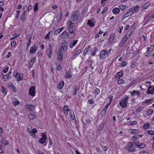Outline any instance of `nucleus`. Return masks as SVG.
Returning a JSON list of instances; mask_svg holds the SVG:
<instances>
[{
  "mask_svg": "<svg viewBox=\"0 0 154 154\" xmlns=\"http://www.w3.org/2000/svg\"><path fill=\"white\" fill-rule=\"evenodd\" d=\"M130 130L132 134H137L138 133V131L136 129H130Z\"/></svg>",
  "mask_w": 154,
  "mask_h": 154,
  "instance_id": "nucleus-41",
  "label": "nucleus"
},
{
  "mask_svg": "<svg viewBox=\"0 0 154 154\" xmlns=\"http://www.w3.org/2000/svg\"><path fill=\"white\" fill-rule=\"evenodd\" d=\"M80 13L79 11H75L73 12L71 17L72 21H75L78 20L79 18Z\"/></svg>",
  "mask_w": 154,
  "mask_h": 154,
  "instance_id": "nucleus-2",
  "label": "nucleus"
},
{
  "mask_svg": "<svg viewBox=\"0 0 154 154\" xmlns=\"http://www.w3.org/2000/svg\"><path fill=\"white\" fill-rule=\"evenodd\" d=\"M120 10L119 8H116L113 9L112 11L113 13L115 14H118Z\"/></svg>",
  "mask_w": 154,
  "mask_h": 154,
  "instance_id": "nucleus-29",
  "label": "nucleus"
},
{
  "mask_svg": "<svg viewBox=\"0 0 154 154\" xmlns=\"http://www.w3.org/2000/svg\"><path fill=\"white\" fill-rule=\"evenodd\" d=\"M32 38V36L31 35H28L26 37V38L28 41V42H31V39Z\"/></svg>",
  "mask_w": 154,
  "mask_h": 154,
  "instance_id": "nucleus-46",
  "label": "nucleus"
},
{
  "mask_svg": "<svg viewBox=\"0 0 154 154\" xmlns=\"http://www.w3.org/2000/svg\"><path fill=\"white\" fill-rule=\"evenodd\" d=\"M108 8L107 7H105L103 8V10L102 11L101 13L103 14L106 12V11H107Z\"/></svg>",
  "mask_w": 154,
  "mask_h": 154,
  "instance_id": "nucleus-62",
  "label": "nucleus"
},
{
  "mask_svg": "<svg viewBox=\"0 0 154 154\" xmlns=\"http://www.w3.org/2000/svg\"><path fill=\"white\" fill-rule=\"evenodd\" d=\"M130 93H131V95L133 96L136 95H138L139 96L140 95V92L139 91H133L131 92Z\"/></svg>",
  "mask_w": 154,
  "mask_h": 154,
  "instance_id": "nucleus-33",
  "label": "nucleus"
},
{
  "mask_svg": "<svg viewBox=\"0 0 154 154\" xmlns=\"http://www.w3.org/2000/svg\"><path fill=\"white\" fill-rule=\"evenodd\" d=\"M124 82V80L122 79H119L117 81L118 83L119 84H122Z\"/></svg>",
  "mask_w": 154,
  "mask_h": 154,
  "instance_id": "nucleus-52",
  "label": "nucleus"
},
{
  "mask_svg": "<svg viewBox=\"0 0 154 154\" xmlns=\"http://www.w3.org/2000/svg\"><path fill=\"white\" fill-rule=\"evenodd\" d=\"M98 50L97 48L96 47H94L93 49V51L91 53V54L92 55L94 56L96 54V52Z\"/></svg>",
  "mask_w": 154,
  "mask_h": 154,
  "instance_id": "nucleus-37",
  "label": "nucleus"
},
{
  "mask_svg": "<svg viewBox=\"0 0 154 154\" xmlns=\"http://www.w3.org/2000/svg\"><path fill=\"white\" fill-rule=\"evenodd\" d=\"M143 108L142 107H139L137 109H136V112H140V111H141L142 109H143Z\"/></svg>",
  "mask_w": 154,
  "mask_h": 154,
  "instance_id": "nucleus-61",
  "label": "nucleus"
},
{
  "mask_svg": "<svg viewBox=\"0 0 154 154\" xmlns=\"http://www.w3.org/2000/svg\"><path fill=\"white\" fill-rule=\"evenodd\" d=\"M129 38V35L128 34H126L123 38L124 40L126 41Z\"/></svg>",
  "mask_w": 154,
  "mask_h": 154,
  "instance_id": "nucleus-59",
  "label": "nucleus"
},
{
  "mask_svg": "<svg viewBox=\"0 0 154 154\" xmlns=\"http://www.w3.org/2000/svg\"><path fill=\"white\" fill-rule=\"evenodd\" d=\"M63 109L65 115L66 116H67L68 114V112L69 111L68 106L66 105L64 106L63 107Z\"/></svg>",
  "mask_w": 154,
  "mask_h": 154,
  "instance_id": "nucleus-23",
  "label": "nucleus"
},
{
  "mask_svg": "<svg viewBox=\"0 0 154 154\" xmlns=\"http://www.w3.org/2000/svg\"><path fill=\"white\" fill-rule=\"evenodd\" d=\"M152 20L149 17L145 22L144 24H143V25H145L148 23L150 21Z\"/></svg>",
  "mask_w": 154,
  "mask_h": 154,
  "instance_id": "nucleus-51",
  "label": "nucleus"
},
{
  "mask_svg": "<svg viewBox=\"0 0 154 154\" xmlns=\"http://www.w3.org/2000/svg\"><path fill=\"white\" fill-rule=\"evenodd\" d=\"M152 100V99H150L148 100H146L144 101V102L146 103L149 104L151 102Z\"/></svg>",
  "mask_w": 154,
  "mask_h": 154,
  "instance_id": "nucleus-58",
  "label": "nucleus"
},
{
  "mask_svg": "<svg viewBox=\"0 0 154 154\" xmlns=\"http://www.w3.org/2000/svg\"><path fill=\"white\" fill-rule=\"evenodd\" d=\"M78 87L76 85L72 87V91L74 95L77 94V91Z\"/></svg>",
  "mask_w": 154,
  "mask_h": 154,
  "instance_id": "nucleus-25",
  "label": "nucleus"
},
{
  "mask_svg": "<svg viewBox=\"0 0 154 154\" xmlns=\"http://www.w3.org/2000/svg\"><path fill=\"white\" fill-rule=\"evenodd\" d=\"M132 138H133V142L134 143V144L137 146H137H139V142L138 141L136 140L137 139L136 138L134 137V136L132 137Z\"/></svg>",
  "mask_w": 154,
  "mask_h": 154,
  "instance_id": "nucleus-35",
  "label": "nucleus"
},
{
  "mask_svg": "<svg viewBox=\"0 0 154 154\" xmlns=\"http://www.w3.org/2000/svg\"><path fill=\"white\" fill-rule=\"evenodd\" d=\"M74 23L72 22L70 20H69L67 23V27L68 29H73L75 26H74Z\"/></svg>",
  "mask_w": 154,
  "mask_h": 154,
  "instance_id": "nucleus-13",
  "label": "nucleus"
},
{
  "mask_svg": "<svg viewBox=\"0 0 154 154\" xmlns=\"http://www.w3.org/2000/svg\"><path fill=\"white\" fill-rule=\"evenodd\" d=\"M123 75L122 71L117 73L116 75V78L117 79H119Z\"/></svg>",
  "mask_w": 154,
  "mask_h": 154,
  "instance_id": "nucleus-24",
  "label": "nucleus"
},
{
  "mask_svg": "<svg viewBox=\"0 0 154 154\" xmlns=\"http://www.w3.org/2000/svg\"><path fill=\"white\" fill-rule=\"evenodd\" d=\"M149 126L150 124L149 123L145 124L143 126V127L145 129H146L149 128Z\"/></svg>",
  "mask_w": 154,
  "mask_h": 154,
  "instance_id": "nucleus-45",
  "label": "nucleus"
},
{
  "mask_svg": "<svg viewBox=\"0 0 154 154\" xmlns=\"http://www.w3.org/2000/svg\"><path fill=\"white\" fill-rule=\"evenodd\" d=\"M140 8L138 6H137L134 8H133L134 12H135L136 13H137L139 10Z\"/></svg>",
  "mask_w": 154,
  "mask_h": 154,
  "instance_id": "nucleus-39",
  "label": "nucleus"
},
{
  "mask_svg": "<svg viewBox=\"0 0 154 154\" xmlns=\"http://www.w3.org/2000/svg\"><path fill=\"white\" fill-rule=\"evenodd\" d=\"M107 51L106 50H103L100 52V57L102 59H105L107 57Z\"/></svg>",
  "mask_w": 154,
  "mask_h": 154,
  "instance_id": "nucleus-5",
  "label": "nucleus"
},
{
  "mask_svg": "<svg viewBox=\"0 0 154 154\" xmlns=\"http://www.w3.org/2000/svg\"><path fill=\"white\" fill-rule=\"evenodd\" d=\"M7 86L8 88L10 89V90L14 92H16V87L13 85L11 82H10L8 83L7 84Z\"/></svg>",
  "mask_w": 154,
  "mask_h": 154,
  "instance_id": "nucleus-10",
  "label": "nucleus"
},
{
  "mask_svg": "<svg viewBox=\"0 0 154 154\" xmlns=\"http://www.w3.org/2000/svg\"><path fill=\"white\" fill-rule=\"evenodd\" d=\"M59 13H60V15L58 17V20H59V21H60L62 19V10H61L59 12Z\"/></svg>",
  "mask_w": 154,
  "mask_h": 154,
  "instance_id": "nucleus-49",
  "label": "nucleus"
},
{
  "mask_svg": "<svg viewBox=\"0 0 154 154\" xmlns=\"http://www.w3.org/2000/svg\"><path fill=\"white\" fill-rule=\"evenodd\" d=\"M134 12L133 8L132 7L129 9L126 14L129 17L131 16L133 14Z\"/></svg>",
  "mask_w": 154,
  "mask_h": 154,
  "instance_id": "nucleus-18",
  "label": "nucleus"
},
{
  "mask_svg": "<svg viewBox=\"0 0 154 154\" xmlns=\"http://www.w3.org/2000/svg\"><path fill=\"white\" fill-rule=\"evenodd\" d=\"M89 48H90V46H88V48H86L84 51L83 54H86L88 52V50Z\"/></svg>",
  "mask_w": 154,
  "mask_h": 154,
  "instance_id": "nucleus-60",
  "label": "nucleus"
},
{
  "mask_svg": "<svg viewBox=\"0 0 154 154\" xmlns=\"http://www.w3.org/2000/svg\"><path fill=\"white\" fill-rule=\"evenodd\" d=\"M75 51H77L75 54H73L72 57V59H74L75 58V56L79 54L81 52V50L78 49V47L76 48Z\"/></svg>",
  "mask_w": 154,
  "mask_h": 154,
  "instance_id": "nucleus-14",
  "label": "nucleus"
},
{
  "mask_svg": "<svg viewBox=\"0 0 154 154\" xmlns=\"http://www.w3.org/2000/svg\"><path fill=\"white\" fill-rule=\"evenodd\" d=\"M148 94L154 93V87L149 86L147 91Z\"/></svg>",
  "mask_w": 154,
  "mask_h": 154,
  "instance_id": "nucleus-16",
  "label": "nucleus"
},
{
  "mask_svg": "<svg viewBox=\"0 0 154 154\" xmlns=\"http://www.w3.org/2000/svg\"><path fill=\"white\" fill-rule=\"evenodd\" d=\"M38 3L37 2L36 3L34 6V11H36L38 10Z\"/></svg>",
  "mask_w": 154,
  "mask_h": 154,
  "instance_id": "nucleus-38",
  "label": "nucleus"
},
{
  "mask_svg": "<svg viewBox=\"0 0 154 154\" xmlns=\"http://www.w3.org/2000/svg\"><path fill=\"white\" fill-rule=\"evenodd\" d=\"M136 65V63L134 61L132 63L131 65V68H133Z\"/></svg>",
  "mask_w": 154,
  "mask_h": 154,
  "instance_id": "nucleus-56",
  "label": "nucleus"
},
{
  "mask_svg": "<svg viewBox=\"0 0 154 154\" xmlns=\"http://www.w3.org/2000/svg\"><path fill=\"white\" fill-rule=\"evenodd\" d=\"M154 49V45H151L150 48H148L147 50V54L146 55V57L149 56L153 52V51Z\"/></svg>",
  "mask_w": 154,
  "mask_h": 154,
  "instance_id": "nucleus-8",
  "label": "nucleus"
},
{
  "mask_svg": "<svg viewBox=\"0 0 154 154\" xmlns=\"http://www.w3.org/2000/svg\"><path fill=\"white\" fill-rule=\"evenodd\" d=\"M67 48V44L66 42L65 41L63 40L61 42V45L59 50H60L62 51V50L64 52L66 51L65 49L66 50Z\"/></svg>",
  "mask_w": 154,
  "mask_h": 154,
  "instance_id": "nucleus-6",
  "label": "nucleus"
},
{
  "mask_svg": "<svg viewBox=\"0 0 154 154\" xmlns=\"http://www.w3.org/2000/svg\"><path fill=\"white\" fill-rule=\"evenodd\" d=\"M57 54L58 56L57 59L58 60H61L63 59V54L62 50H59Z\"/></svg>",
  "mask_w": 154,
  "mask_h": 154,
  "instance_id": "nucleus-12",
  "label": "nucleus"
},
{
  "mask_svg": "<svg viewBox=\"0 0 154 154\" xmlns=\"http://www.w3.org/2000/svg\"><path fill=\"white\" fill-rule=\"evenodd\" d=\"M51 31L49 32L46 35V36L45 37V39L46 40H49L50 39V36Z\"/></svg>",
  "mask_w": 154,
  "mask_h": 154,
  "instance_id": "nucleus-40",
  "label": "nucleus"
},
{
  "mask_svg": "<svg viewBox=\"0 0 154 154\" xmlns=\"http://www.w3.org/2000/svg\"><path fill=\"white\" fill-rule=\"evenodd\" d=\"M19 103H20L19 101L18 100H17L15 101H14L12 103L14 105V106H16L17 105L19 104Z\"/></svg>",
  "mask_w": 154,
  "mask_h": 154,
  "instance_id": "nucleus-54",
  "label": "nucleus"
},
{
  "mask_svg": "<svg viewBox=\"0 0 154 154\" xmlns=\"http://www.w3.org/2000/svg\"><path fill=\"white\" fill-rule=\"evenodd\" d=\"M72 73L70 70H69L67 71L65 74V76L68 78L72 77Z\"/></svg>",
  "mask_w": 154,
  "mask_h": 154,
  "instance_id": "nucleus-19",
  "label": "nucleus"
},
{
  "mask_svg": "<svg viewBox=\"0 0 154 154\" xmlns=\"http://www.w3.org/2000/svg\"><path fill=\"white\" fill-rule=\"evenodd\" d=\"M8 69L9 67H7L5 69L2 70V72L4 73H6L8 72Z\"/></svg>",
  "mask_w": 154,
  "mask_h": 154,
  "instance_id": "nucleus-64",
  "label": "nucleus"
},
{
  "mask_svg": "<svg viewBox=\"0 0 154 154\" xmlns=\"http://www.w3.org/2000/svg\"><path fill=\"white\" fill-rule=\"evenodd\" d=\"M64 85V82L63 81H61L60 84L58 85L57 86V88L59 89H62Z\"/></svg>",
  "mask_w": 154,
  "mask_h": 154,
  "instance_id": "nucleus-30",
  "label": "nucleus"
},
{
  "mask_svg": "<svg viewBox=\"0 0 154 154\" xmlns=\"http://www.w3.org/2000/svg\"><path fill=\"white\" fill-rule=\"evenodd\" d=\"M119 7L122 11H125L128 8V7L122 5H119Z\"/></svg>",
  "mask_w": 154,
  "mask_h": 154,
  "instance_id": "nucleus-34",
  "label": "nucleus"
},
{
  "mask_svg": "<svg viewBox=\"0 0 154 154\" xmlns=\"http://www.w3.org/2000/svg\"><path fill=\"white\" fill-rule=\"evenodd\" d=\"M1 143L2 146H4L8 144V142L7 141L5 138H4L2 139L1 140Z\"/></svg>",
  "mask_w": 154,
  "mask_h": 154,
  "instance_id": "nucleus-22",
  "label": "nucleus"
},
{
  "mask_svg": "<svg viewBox=\"0 0 154 154\" xmlns=\"http://www.w3.org/2000/svg\"><path fill=\"white\" fill-rule=\"evenodd\" d=\"M128 146L127 147H132V146H133V143L131 142H129L128 143Z\"/></svg>",
  "mask_w": 154,
  "mask_h": 154,
  "instance_id": "nucleus-63",
  "label": "nucleus"
},
{
  "mask_svg": "<svg viewBox=\"0 0 154 154\" xmlns=\"http://www.w3.org/2000/svg\"><path fill=\"white\" fill-rule=\"evenodd\" d=\"M129 98V97L127 96H125L122 98L119 103V105L122 107H125L127 106V103H128V100Z\"/></svg>",
  "mask_w": 154,
  "mask_h": 154,
  "instance_id": "nucleus-1",
  "label": "nucleus"
},
{
  "mask_svg": "<svg viewBox=\"0 0 154 154\" xmlns=\"http://www.w3.org/2000/svg\"><path fill=\"white\" fill-rule=\"evenodd\" d=\"M38 45L35 44L31 48L29 51L30 54H32L35 53L37 50L38 48Z\"/></svg>",
  "mask_w": 154,
  "mask_h": 154,
  "instance_id": "nucleus-7",
  "label": "nucleus"
},
{
  "mask_svg": "<svg viewBox=\"0 0 154 154\" xmlns=\"http://www.w3.org/2000/svg\"><path fill=\"white\" fill-rule=\"evenodd\" d=\"M153 111L152 109H148L146 111V115H149L152 114Z\"/></svg>",
  "mask_w": 154,
  "mask_h": 154,
  "instance_id": "nucleus-47",
  "label": "nucleus"
},
{
  "mask_svg": "<svg viewBox=\"0 0 154 154\" xmlns=\"http://www.w3.org/2000/svg\"><path fill=\"white\" fill-rule=\"evenodd\" d=\"M78 41V40L74 41L73 42H71L69 44V47L70 48H72L75 46Z\"/></svg>",
  "mask_w": 154,
  "mask_h": 154,
  "instance_id": "nucleus-20",
  "label": "nucleus"
},
{
  "mask_svg": "<svg viewBox=\"0 0 154 154\" xmlns=\"http://www.w3.org/2000/svg\"><path fill=\"white\" fill-rule=\"evenodd\" d=\"M114 34H111L110 35L109 42L110 43H112L114 40Z\"/></svg>",
  "mask_w": 154,
  "mask_h": 154,
  "instance_id": "nucleus-31",
  "label": "nucleus"
},
{
  "mask_svg": "<svg viewBox=\"0 0 154 154\" xmlns=\"http://www.w3.org/2000/svg\"><path fill=\"white\" fill-rule=\"evenodd\" d=\"M13 76L15 78L18 82L23 80V75L18 73L16 71L13 73Z\"/></svg>",
  "mask_w": 154,
  "mask_h": 154,
  "instance_id": "nucleus-3",
  "label": "nucleus"
},
{
  "mask_svg": "<svg viewBox=\"0 0 154 154\" xmlns=\"http://www.w3.org/2000/svg\"><path fill=\"white\" fill-rule=\"evenodd\" d=\"M106 111L103 110L101 112V116H102L103 117L104 116L106 115Z\"/></svg>",
  "mask_w": 154,
  "mask_h": 154,
  "instance_id": "nucleus-55",
  "label": "nucleus"
},
{
  "mask_svg": "<svg viewBox=\"0 0 154 154\" xmlns=\"http://www.w3.org/2000/svg\"><path fill=\"white\" fill-rule=\"evenodd\" d=\"M68 35H69V34L64 31L62 33L61 37L62 38H65L66 37L68 38Z\"/></svg>",
  "mask_w": 154,
  "mask_h": 154,
  "instance_id": "nucleus-26",
  "label": "nucleus"
},
{
  "mask_svg": "<svg viewBox=\"0 0 154 154\" xmlns=\"http://www.w3.org/2000/svg\"><path fill=\"white\" fill-rule=\"evenodd\" d=\"M147 133L148 134L151 135H154V131H153L148 130L147 131Z\"/></svg>",
  "mask_w": 154,
  "mask_h": 154,
  "instance_id": "nucleus-57",
  "label": "nucleus"
},
{
  "mask_svg": "<svg viewBox=\"0 0 154 154\" xmlns=\"http://www.w3.org/2000/svg\"><path fill=\"white\" fill-rule=\"evenodd\" d=\"M95 22L92 20H88L87 24L90 27H92L95 25Z\"/></svg>",
  "mask_w": 154,
  "mask_h": 154,
  "instance_id": "nucleus-15",
  "label": "nucleus"
},
{
  "mask_svg": "<svg viewBox=\"0 0 154 154\" xmlns=\"http://www.w3.org/2000/svg\"><path fill=\"white\" fill-rule=\"evenodd\" d=\"M28 117L29 119L33 120L36 118V115L35 114L30 113L29 114Z\"/></svg>",
  "mask_w": 154,
  "mask_h": 154,
  "instance_id": "nucleus-28",
  "label": "nucleus"
},
{
  "mask_svg": "<svg viewBox=\"0 0 154 154\" xmlns=\"http://www.w3.org/2000/svg\"><path fill=\"white\" fill-rule=\"evenodd\" d=\"M145 146V145L144 143H140L139 146H137V147L138 148H143Z\"/></svg>",
  "mask_w": 154,
  "mask_h": 154,
  "instance_id": "nucleus-48",
  "label": "nucleus"
},
{
  "mask_svg": "<svg viewBox=\"0 0 154 154\" xmlns=\"http://www.w3.org/2000/svg\"><path fill=\"white\" fill-rule=\"evenodd\" d=\"M2 93H4L5 94H6L7 93V91L6 89H5L4 87L2 86Z\"/></svg>",
  "mask_w": 154,
  "mask_h": 154,
  "instance_id": "nucleus-42",
  "label": "nucleus"
},
{
  "mask_svg": "<svg viewBox=\"0 0 154 154\" xmlns=\"http://www.w3.org/2000/svg\"><path fill=\"white\" fill-rule=\"evenodd\" d=\"M125 149L128 152H134L135 150V149L134 146L130 147H126Z\"/></svg>",
  "mask_w": 154,
  "mask_h": 154,
  "instance_id": "nucleus-27",
  "label": "nucleus"
},
{
  "mask_svg": "<svg viewBox=\"0 0 154 154\" xmlns=\"http://www.w3.org/2000/svg\"><path fill=\"white\" fill-rule=\"evenodd\" d=\"M41 136H42V137L39 139V142L42 144H43L45 143L46 139V136L45 134H42Z\"/></svg>",
  "mask_w": 154,
  "mask_h": 154,
  "instance_id": "nucleus-11",
  "label": "nucleus"
},
{
  "mask_svg": "<svg viewBox=\"0 0 154 154\" xmlns=\"http://www.w3.org/2000/svg\"><path fill=\"white\" fill-rule=\"evenodd\" d=\"M70 118L71 119L74 121L75 119V115L73 112H71L70 113Z\"/></svg>",
  "mask_w": 154,
  "mask_h": 154,
  "instance_id": "nucleus-36",
  "label": "nucleus"
},
{
  "mask_svg": "<svg viewBox=\"0 0 154 154\" xmlns=\"http://www.w3.org/2000/svg\"><path fill=\"white\" fill-rule=\"evenodd\" d=\"M35 87L34 86H32L30 87L29 90V94L30 95L34 97L35 96Z\"/></svg>",
  "mask_w": 154,
  "mask_h": 154,
  "instance_id": "nucleus-4",
  "label": "nucleus"
},
{
  "mask_svg": "<svg viewBox=\"0 0 154 154\" xmlns=\"http://www.w3.org/2000/svg\"><path fill=\"white\" fill-rule=\"evenodd\" d=\"M27 131L28 132H31V131H32V127L31 126V125H28L27 128Z\"/></svg>",
  "mask_w": 154,
  "mask_h": 154,
  "instance_id": "nucleus-43",
  "label": "nucleus"
},
{
  "mask_svg": "<svg viewBox=\"0 0 154 154\" xmlns=\"http://www.w3.org/2000/svg\"><path fill=\"white\" fill-rule=\"evenodd\" d=\"M9 78V75L8 74H7L5 75L4 77V79L5 81H6L8 80Z\"/></svg>",
  "mask_w": 154,
  "mask_h": 154,
  "instance_id": "nucleus-50",
  "label": "nucleus"
},
{
  "mask_svg": "<svg viewBox=\"0 0 154 154\" xmlns=\"http://www.w3.org/2000/svg\"><path fill=\"white\" fill-rule=\"evenodd\" d=\"M100 91L99 89L96 88L94 91V93L97 95L98 94L100 93Z\"/></svg>",
  "mask_w": 154,
  "mask_h": 154,
  "instance_id": "nucleus-53",
  "label": "nucleus"
},
{
  "mask_svg": "<svg viewBox=\"0 0 154 154\" xmlns=\"http://www.w3.org/2000/svg\"><path fill=\"white\" fill-rule=\"evenodd\" d=\"M150 5L149 2H147L142 7V10L145 9L147 8Z\"/></svg>",
  "mask_w": 154,
  "mask_h": 154,
  "instance_id": "nucleus-32",
  "label": "nucleus"
},
{
  "mask_svg": "<svg viewBox=\"0 0 154 154\" xmlns=\"http://www.w3.org/2000/svg\"><path fill=\"white\" fill-rule=\"evenodd\" d=\"M53 53V49H49V52L48 54V56L49 58H51V55Z\"/></svg>",
  "mask_w": 154,
  "mask_h": 154,
  "instance_id": "nucleus-44",
  "label": "nucleus"
},
{
  "mask_svg": "<svg viewBox=\"0 0 154 154\" xmlns=\"http://www.w3.org/2000/svg\"><path fill=\"white\" fill-rule=\"evenodd\" d=\"M26 108L29 109L31 111H33L35 109L34 106L30 104H27L25 106Z\"/></svg>",
  "mask_w": 154,
  "mask_h": 154,
  "instance_id": "nucleus-17",
  "label": "nucleus"
},
{
  "mask_svg": "<svg viewBox=\"0 0 154 154\" xmlns=\"http://www.w3.org/2000/svg\"><path fill=\"white\" fill-rule=\"evenodd\" d=\"M36 57H34L33 58H32L30 60L29 63V66L30 67H31L35 61L36 60Z\"/></svg>",
  "mask_w": 154,
  "mask_h": 154,
  "instance_id": "nucleus-21",
  "label": "nucleus"
},
{
  "mask_svg": "<svg viewBox=\"0 0 154 154\" xmlns=\"http://www.w3.org/2000/svg\"><path fill=\"white\" fill-rule=\"evenodd\" d=\"M69 30V32L70 33V34H69V35H68V38H72L75 35V33L74 32L75 28H74V29H68Z\"/></svg>",
  "mask_w": 154,
  "mask_h": 154,
  "instance_id": "nucleus-9",
  "label": "nucleus"
}]
</instances>
